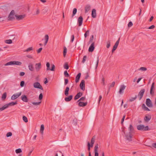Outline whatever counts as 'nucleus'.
<instances>
[{
    "mask_svg": "<svg viewBox=\"0 0 156 156\" xmlns=\"http://www.w3.org/2000/svg\"><path fill=\"white\" fill-rule=\"evenodd\" d=\"M15 16L16 17V20L19 21L22 20L25 18L26 15L25 14L20 15H15Z\"/></svg>",
    "mask_w": 156,
    "mask_h": 156,
    "instance_id": "nucleus-1",
    "label": "nucleus"
},
{
    "mask_svg": "<svg viewBox=\"0 0 156 156\" xmlns=\"http://www.w3.org/2000/svg\"><path fill=\"white\" fill-rule=\"evenodd\" d=\"M34 87L35 88H38L43 90V88L42 86L40 84V83L38 82H36L34 83L33 84Z\"/></svg>",
    "mask_w": 156,
    "mask_h": 156,
    "instance_id": "nucleus-2",
    "label": "nucleus"
},
{
    "mask_svg": "<svg viewBox=\"0 0 156 156\" xmlns=\"http://www.w3.org/2000/svg\"><path fill=\"white\" fill-rule=\"evenodd\" d=\"M145 90L144 89H142L139 92L138 94V97L139 98V100H140L144 94Z\"/></svg>",
    "mask_w": 156,
    "mask_h": 156,
    "instance_id": "nucleus-3",
    "label": "nucleus"
},
{
    "mask_svg": "<svg viewBox=\"0 0 156 156\" xmlns=\"http://www.w3.org/2000/svg\"><path fill=\"white\" fill-rule=\"evenodd\" d=\"M132 133H129L125 135L126 139L129 141H132Z\"/></svg>",
    "mask_w": 156,
    "mask_h": 156,
    "instance_id": "nucleus-4",
    "label": "nucleus"
},
{
    "mask_svg": "<svg viewBox=\"0 0 156 156\" xmlns=\"http://www.w3.org/2000/svg\"><path fill=\"white\" fill-rule=\"evenodd\" d=\"M146 104L149 107H152L153 106L151 101L149 98H147L146 99Z\"/></svg>",
    "mask_w": 156,
    "mask_h": 156,
    "instance_id": "nucleus-5",
    "label": "nucleus"
},
{
    "mask_svg": "<svg viewBox=\"0 0 156 156\" xmlns=\"http://www.w3.org/2000/svg\"><path fill=\"white\" fill-rule=\"evenodd\" d=\"M22 94V92H20L16 94H14L11 97V99L12 100H13L16 99L20 96Z\"/></svg>",
    "mask_w": 156,
    "mask_h": 156,
    "instance_id": "nucleus-6",
    "label": "nucleus"
},
{
    "mask_svg": "<svg viewBox=\"0 0 156 156\" xmlns=\"http://www.w3.org/2000/svg\"><path fill=\"white\" fill-rule=\"evenodd\" d=\"M119 40H120V38H119L118 40L116 41V42L115 43V45L113 46V48L112 50V53H113L114 52V51L117 48L119 45Z\"/></svg>",
    "mask_w": 156,
    "mask_h": 156,
    "instance_id": "nucleus-7",
    "label": "nucleus"
},
{
    "mask_svg": "<svg viewBox=\"0 0 156 156\" xmlns=\"http://www.w3.org/2000/svg\"><path fill=\"white\" fill-rule=\"evenodd\" d=\"M85 82L84 80H82L80 84V89L83 91L85 90Z\"/></svg>",
    "mask_w": 156,
    "mask_h": 156,
    "instance_id": "nucleus-8",
    "label": "nucleus"
},
{
    "mask_svg": "<svg viewBox=\"0 0 156 156\" xmlns=\"http://www.w3.org/2000/svg\"><path fill=\"white\" fill-rule=\"evenodd\" d=\"M35 69L36 71H39L41 68V63H36L35 64Z\"/></svg>",
    "mask_w": 156,
    "mask_h": 156,
    "instance_id": "nucleus-9",
    "label": "nucleus"
},
{
    "mask_svg": "<svg viewBox=\"0 0 156 156\" xmlns=\"http://www.w3.org/2000/svg\"><path fill=\"white\" fill-rule=\"evenodd\" d=\"M98 144L96 145L94 147V156H99V154L98 152Z\"/></svg>",
    "mask_w": 156,
    "mask_h": 156,
    "instance_id": "nucleus-10",
    "label": "nucleus"
},
{
    "mask_svg": "<svg viewBox=\"0 0 156 156\" xmlns=\"http://www.w3.org/2000/svg\"><path fill=\"white\" fill-rule=\"evenodd\" d=\"M94 44V42L92 43L91 44V45L90 46L88 49V51L89 52H92L94 51L95 48Z\"/></svg>",
    "mask_w": 156,
    "mask_h": 156,
    "instance_id": "nucleus-11",
    "label": "nucleus"
},
{
    "mask_svg": "<svg viewBox=\"0 0 156 156\" xmlns=\"http://www.w3.org/2000/svg\"><path fill=\"white\" fill-rule=\"evenodd\" d=\"M126 86H125L124 85H121L119 90V94H121L123 93V90L125 89Z\"/></svg>",
    "mask_w": 156,
    "mask_h": 156,
    "instance_id": "nucleus-12",
    "label": "nucleus"
},
{
    "mask_svg": "<svg viewBox=\"0 0 156 156\" xmlns=\"http://www.w3.org/2000/svg\"><path fill=\"white\" fill-rule=\"evenodd\" d=\"M83 22V18L81 16H80L78 18V23L79 26L80 27L82 25Z\"/></svg>",
    "mask_w": 156,
    "mask_h": 156,
    "instance_id": "nucleus-13",
    "label": "nucleus"
},
{
    "mask_svg": "<svg viewBox=\"0 0 156 156\" xmlns=\"http://www.w3.org/2000/svg\"><path fill=\"white\" fill-rule=\"evenodd\" d=\"M154 83L153 82L152 84L150 91V94L152 95H153L154 94V92L153 90L154 88Z\"/></svg>",
    "mask_w": 156,
    "mask_h": 156,
    "instance_id": "nucleus-14",
    "label": "nucleus"
},
{
    "mask_svg": "<svg viewBox=\"0 0 156 156\" xmlns=\"http://www.w3.org/2000/svg\"><path fill=\"white\" fill-rule=\"evenodd\" d=\"M22 100L26 102H27L28 101V99L26 95H23L21 96Z\"/></svg>",
    "mask_w": 156,
    "mask_h": 156,
    "instance_id": "nucleus-15",
    "label": "nucleus"
},
{
    "mask_svg": "<svg viewBox=\"0 0 156 156\" xmlns=\"http://www.w3.org/2000/svg\"><path fill=\"white\" fill-rule=\"evenodd\" d=\"M82 93L81 92H79L75 96L74 98V99L75 100H76L79 98L80 97H81L82 95Z\"/></svg>",
    "mask_w": 156,
    "mask_h": 156,
    "instance_id": "nucleus-16",
    "label": "nucleus"
},
{
    "mask_svg": "<svg viewBox=\"0 0 156 156\" xmlns=\"http://www.w3.org/2000/svg\"><path fill=\"white\" fill-rule=\"evenodd\" d=\"M81 76V73H79L77 75L76 77V79H75V82L76 83H77L79 82L80 79V77Z\"/></svg>",
    "mask_w": 156,
    "mask_h": 156,
    "instance_id": "nucleus-17",
    "label": "nucleus"
},
{
    "mask_svg": "<svg viewBox=\"0 0 156 156\" xmlns=\"http://www.w3.org/2000/svg\"><path fill=\"white\" fill-rule=\"evenodd\" d=\"M95 136H94L91 139V144L90 143V146L91 147H92L93 146L94 144V143L95 140Z\"/></svg>",
    "mask_w": 156,
    "mask_h": 156,
    "instance_id": "nucleus-18",
    "label": "nucleus"
},
{
    "mask_svg": "<svg viewBox=\"0 0 156 156\" xmlns=\"http://www.w3.org/2000/svg\"><path fill=\"white\" fill-rule=\"evenodd\" d=\"M92 17L93 18H95L96 17V12L95 9H94L92 10L91 13Z\"/></svg>",
    "mask_w": 156,
    "mask_h": 156,
    "instance_id": "nucleus-19",
    "label": "nucleus"
},
{
    "mask_svg": "<svg viewBox=\"0 0 156 156\" xmlns=\"http://www.w3.org/2000/svg\"><path fill=\"white\" fill-rule=\"evenodd\" d=\"M90 6L89 5H87L85 7V12L87 13L90 9Z\"/></svg>",
    "mask_w": 156,
    "mask_h": 156,
    "instance_id": "nucleus-20",
    "label": "nucleus"
},
{
    "mask_svg": "<svg viewBox=\"0 0 156 156\" xmlns=\"http://www.w3.org/2000/svg\"><path fill=\"white\" fill-rule=\"evenodd\" d=\"M73 98V96L70 95L68 97H66L65 98V100L66 102L69 101L72 99Z\"/></svg>",
    "mask_w": 156,
    "mask_h": 156,
    "instance_id": "nucleus-21",
    "label": "nucleus"
},
{
    "mask_svg": "<svg viewBox=\"0 0 156 156\" xmlns=\"http://www.w3.org/2000/svg\"><path fill=\"white\" fill-rule=\"evenodd\" d=\"M87 102H83L80 101L78 104V105L80 107H84L87 105Z\"/></svg>",
    "mask_w": 156,
    "mask_h": 156,
    "instance_id": "nucleus-22",
    "label": "nucleus"
},
{
    "mask_svg": "<svg viewBox=\"0 0 156 156\" xmlns=\"http://www.w3.org/2000/svg\"><path fill=\"white\" fill-rule=\"evenodd\" d=\"M28 68L31 71H34V68L33 66V65L31 63H29L28 65Z\"/></svg>",
    "mask_w": 156,
    "mask_h": 156,
    "instance_id": "nucleus-23",
    "label": "nucleus"
},
{
    "mask_svg": "<svg viewBox=\"0 0 156 156\" xmlns=\"http://www.w3.org/2000/svg\"><path fill=\"white\" fill-rule=\"evenodd\" d=\"M137 128L138 130L144 131V125H138L137 126Z\"/></svg>",
    "mask_w": 156,
    "mask_h": 156,
    "instance_id": "nucleus-24",
    "label": "nucleus"
},
{
    "mask_svg": "<svg viewBox=\"0 0 156 156\" xmlns=\"http://www.w3.org/2000/svg\"><path fill=\"white\" fill-rule=\"evenodd\" d=\"M128 129L129 131V133H133V132L134 129L132 125L130 124L129 125Z\"/></svg>",
    "mask_w": 156,
    "mask_h": 156,
    "instance_id": "nucleus-25",
    "label": "nucleus"
},
{
    "mask_svg": "<svg viewBox=\"0 0 156 156\" xmlns=\"http://www.w3.org/2000/svg\"><path fill=\"white\" fill-rule=\"evenodd\" d=\"M69 87H66V89L65 91L64 94L66 96H68L69 94Z\"/></svg>",
    "mask_w": 156,
    "mask_h": 156,
    "instance_id": "nucleus-26",
    "label": "nucleus"
},
{
    "mask_svg": "<svg viewBox=\"0 0 156 156\" xmlns=\"http://www.w3.org/2000/svg\"><path fill=\"white\" fill-rule=\"evenodd\" d=\"M77 12V9L76 8H74L73 11V13L72 15V18L73 17V16L76 15Z\"/></svg>",
    "mask_w": 156,
    "mask_h": 156,
    "instance_id": "nucleus-27",
    "label": "nucleus"
},
{
    "mask_svg": "<svg viewBox=\"0 0 156 156\" xmlns=\"http://www.w3.org/2000/svg\"><path fill=\"white\" fill-rule=\"evenodd\" d=\"M8 107L9 106L7 104L3 106L2 108H0V112L4 110V109L7 108H8Z\"/></svg>",
    "mask_w": 156,
    "mask_h": 156,
    "instance_id": "nucleus-28",
    "label": "nucleus"
},
{
    "mask_svg": "<svg viewBox=\"0 0 156 156\" xmlns=\"http://www.w3.org/2000/svg\"><path fill=\"white\" fill-rule=\"evenodd\" d=\"M44 129V126L43 124H42L41 126V128L40 129V132L41 133L43 134V131Z\"/></svg>",
    "mask_w": 156,
    "mask_h": 156,
    "instance_id": "nucleus-29",
    "label": "nucleus"
},
{
    "mask_svg": "<svg viewBox=\"0 0 156 156\" xmlns=\"http://www.w3.org/2000/svg\"><path fill=\"white\" fill-rule=\"evenodd\" d=\"M142 108L144 111H150V110L144 104H143L142 105Z\"/></svg>",
    "mask_w": 156,
    "mask_h": 156,
    "instance_id": "nucleus-30",
    "label": "nucleus"
},
{
    "mask_svg": "<svg viewBox=\"0 0 156 156\" xmlns=\"http://www.w3.org/2000/svg\"><path fill=\"white\" fill-rule=\"evenodd\" d=\"M17 101H16L15 102H11L10 103H9V104H7L8 106H13L14 105H17Z\"/></svg>",
    "mask_w": 156,
    "mask_h": 156,
    "instance_id": "nucleus-31",
    "label": "nucleus"
},
{
    "mask_svg": "<svg viewBox=\"0 0 156 156\" xmlns=\"http://www.w3.org/2000/svg\"><path fill=\"white\" fill-rule=\"evenodd\" d=\"M14 19H15V18L13 16L9 15V16L8 17V20L12 21Z\"/></svg>",
    "mask_w": 156,
    "mask_h": 156,
    "instance_id": "nucleus-32",
    "label": "nucleus"
},
{
    "mask_svg": "<svg viewBox=\"0 0 156 156\" xmlns=\"http://www.w3.org/2000/svg\"><path fill=\"white\" fill-rule=\"evenodd\" d=\"M94 38V37L93 35H92L90 37V39L89 41L88 42V44H90V43H93V40Z\"/></svg>",
    "mask_w": 156,
    "mask_h": 156,
    "instance_id": "nucleus-33",
    "label": "nucleus"
},
{
    "mask_svg": "<svg viewBox=\"0 0 156 156\" xmlns=\"http://www.w3.org/2000/svg\"><path fill=\"white\" fill-rule=\"evenodd\" d=\"M13 61H10L5 64V66L14 65Z\"/></svg>",
    "mask_w": 156,
    "mask_h": 156,
    "instance_id": "nucleus-34",
    "label": "nucleus"
},
{
    "mask_svg": "<svg viewBox=\"0 0 156 156\" xmlns=\"http://www.w3.org/2000/svg\"><path fill=\"white\" fill-rule=\"evenodd\" d=\"M14 65H21L22 62H20L17 61H13Z\"/></svg>",
    "mask_w": 156,
    "mask_h": 156,
    "instance_id": "nucleus-35",
    "label": "nucleus"
},
{
    "mask_svg": "<svg viewBox=\"0 0 156 156\" xmlns=\"http://www.w3.org/2000/svg\"><path fill=\"white\" fill-rule=\"evenodd\" d=\"M151 116L149 117L147 116H145L144 117V119L146 122H148L151 119Z\"/></svg>",
    "mask_w": 156,
    "mask_h": 156,
    "instance_id": "nucleus-36",
    "label": "nucleus"
},
{
    "mask_svg": "<svg viewBox=\"0 0 156 156\" xmlns=\"http://www.w3.org/2000/svg\"><path fill=\"white\" fill-rule=\"evenodd\" d=\"M7 94L6 92L4 93L2 97V100H4L6 97Z\"/></svg>",
    "mask_w": 156,
    "mask_h": 156,
    "instance_id": "nucleus-37",
    "label": "nucleus"
},
{
    "mask_svg": "<svg viewBox=\"0 0 156 156\" xmlns=\"http://www.w3.org/2000/svg\"><path fill=\"white\" fill-rule=\"evenodd\" d=\"M67 49L66 47H64V50H63V56L64 57H65L66 53H67Z\"/></svg>",
    "mask_w": 156,
    "mask_h": 156,
    "instance_id": "nucleus-38",
    "label": "nucleus"
},
{
    "mask_svg": "<svg viewBox=\"0 0 156 156\" xmlns=\"http://www.w3.org/2000/svg\"><path fill=\"white\" fill-rule=\"evenodd\" d=\"M64 68L66 69H69V66L67 62H66L64 64Z\"/></svg>",
    "mask_w": 156,
    "mask_h": 156,
    "instance_id": "nucleus-39",
    "label": "nucleus"
},
{
    "mask_svg": "<svg viewBox=\"0 0 156 156\" xmlns=\"http://www.w3.org/2000/svg\"><path fill=\"white\" fill-rule=\"evenodd\" d=\"M48 9L47 8H44L42 9V12L43 13L45 14L47 13L48 11Z\"/></svg>",
    "mask_w": 156,
    "mask_h": 156,
    "instance_id": "nucleus-40",
    "label": "nucleus"
},
{
    "mask_svg": "<svg viewBox=\"0 0 156 156\" xmlns=\"http://www.w3.org/2000/svg\"><path fill=\"white\" fill-rule=\"evenodd\" d=\"M89 30H87L85 33L84 34V37L85 38L87 37V36H89Z\"/></svg>",
    "mask_w": 156,
    "mask_h": 156,
    "instance_id": "nucleus-41",
    "label": "nucleus"
},
{
    "mask_svg": "<svg viewBox=\"0 0 156 156\" xmlns=\"http://www.w3.org/2000/svg\"><path fill=\"white\" fill-rule=\"evenodd\" d=\"M137 98V96L136 95L134 98H130L129 99V101L130 102H132L134 100H135Z\"/></svg>",
    "mask_w": 156,
    "mask_h": 156,
    "instance_id": "nucleus-42",
    "label": "nucleus"
},
{
    "mask_svg": "<svg viewBox=\"0 0 156 156\" xmlns=\"http://www.w3.org/2000/svg\"><path fill=\"white\" fill-rule=\"evenodd\" d=\"M16 152V154L20 153L22 152V151L20 148L17 149L15 151Z\"/></svg>",
    "mask_w": 156,
    "mask_h": 156,
    "instance_id": "nucleus-43",
    "label": "nucleus"
},
{
    "mask_svg": "<svg viewBox=\"0 0 156 156\" xmlns=\"http://www.w3.org/2000/svg\"><path fill=\"white\" fill-rule=\"evenodd\" d=\"M5 42L7 44H11L12 43V41L11 40L9 39L5 40Z\"/></svg>",
    "mask_w": 156,
    "mask_h": 156,
    "instance_id": "nucleus-44",
    "label": "nucleus"
},
{
    "mask_svg": "<svg viewBox=\"0 0 156 156\" xmlns=\"http://www.w3.org/2000/svg\"><path fill=\"white\" fill-rule=\"evenodd\" d=\"M51 66V68H50V69L49 70L52 71H54L55 68V66L54 64H52Z\"/></svg>",
    "mask_w": 156,
    "mask_h": 156,
    "instance_id": "nucleus-45",
    "label": "nucleus"
},
{
    "mask_svg": "<svg viewBox=\"0 0 156 156\" xmlns=\"http://www.w3.org/2000/svg\"><path fill=\"white\" fill-rule=\"evenodd\" d=\"M139 70L142 71H146L147 70V69L146 67H141Z\"/></svg>",
    "mask_w": 156,
    "mask_h": 156,
    "instance_id": "nucleus-46",
    "label": "nucleus"
},
{
    "mask_svg": "<svg viewBox=\"0 0 156 156\" xmlns=\"http://www.w3.org/2000/svg\"><path fill=\"white\" fill-rule=\"evenodd\" d=\"M47 70H48L50 69V63L48 62H47L46 63Z\"/></svg>",
    "mask_w": 156,
    "mask_h": 156,
    "instance_id": "nucleus-47",
    "label": "nucleus"
},
{
    "mask_svg": "<svg viewBox=\"0 0 156 156\" xmlns=\"http://www.w3.org/2000/svg\"><path fill=\"white\" fill-rule=\"evenodd\" d=\"M23 119L24 121L25 122H28V119L27 117L26 116H23Z\"/></svg>",
    "mask_w": 156,
    "mask_h": 156,
    "instance_id": "nucleus-48",
    "label": "nucleus"
},
{
    "mask_svg": "<svg viewBox=\"0 0 156 156\" xmlns=\"http://www.w3.org/2000/svg\"><path fill=\"white\" fill-rule=\"evenodd\" d=\"M33 50V48L32 47H30L28 48H27V49H26L25 51L26 52H28L30 51H32Z\"/></svg>",
    "mask_w": 156,
    "mask_h": 156,
    "instance_id": "nucleus-49",
    "label": "nucleus"
},
{
    "mask_svg": "<svg viewBox=\"0 0 156 156\" xmlns=\"http://www.w3.org/2000/svg\"><path fill=\"white\" fill-rule=\"evenodd\" d=\"M64 75L65 77H68L69 75L67 71H65L64 72Z\"/></svg>",
    "mask_w": 156,
    "mask_h": 156,
    "instance_id": "nucleus-50",
    "label": "nucleus"
},
{
    "mask_svg": "<svg viewBox=\"0 0 156 156\" xmlns=\"http://www.w3.org/2000/svg\"><path fill=\"white\" fill-rule=\"evenodd\" d=\"M107 44L106 45V47L107 48H108L110 47V40H108L107 42Z\"/></svg>",
    "mask_w": 156,
    "mask_h": 156,
    "instance_id": "nucleus-51",
    "label": "nucleus"
},
{
    "mask_svg": "<svg viewBox=\"0 0 156 156\" xmlns=\"http://www.w3.org/2000/svg\"><path fill=\"white\" fill-rule=\"evenodd\" d=\"M150 129L149 128L148 126H144V131H146L150 130Z\"/></svg>",
    "mask_w": 156,
    "mask_h": 156,
    "instance_id": "nucleus-52",
    "label": "nucleus"
},
{
    "mask_svg": "<svg viewBox=\"0 0 156 156\" xmlns=\"http://www.w3.org/2000/svg\"><path fill=\"white\" fill-rule=\"evenodd\" d=\"M41 103V102H32V104L34 105H39Z\"/></svg>",
    "mask_w": 156,
    "mask_h": 156,
    "instance_id": "nucleus-53",
    "label": "nucleus"
},
{
    "mask_svg": "<svg viewBox=\"0 0 156 156\" xmlns=\"http://www.w3.org/2000/svg\"><path fill=\"white\" fill-rule=\"evenodd\" d=\"M12 135V133L11 132H9L6 135V136L7 137H9L11 136Z\"/></svg>",
    "mask_w": 156,
    "mask_h": 156,
    "instance_id": "nucleus-54",
    "label": "nucleus"
},
{
    "mask_svg": "<svg viewBox=\"0 0 156 156\" xmlns=\"http://www.w3.org/2000/svg\"><path fill=\"white\" fill-rule=\"evenodd\" d=\"M25 84V82L23 81H22L20 83V86L21 87H23Z\"/></svg>",
    "mask_w": 156,
    "mask_h": 156,
    "instance_id": "nucleus-55",
    "label": "nucleus"
},
{
    "mask_svg": "<svg viewBox=\"0 0 156 156\" xmlns=\"http://www.w3.org/2000/svg\"><path fill=\"white\" fill-rule=\"evenodd\" d=\"M86 58H87V56L86 55L84 56L83 57V60L82 62L83 63H84L85 62Z\"/></svg>",
    "mask_w": 156,
    "mask_h": 156,
    "instance_id": "nucleus-56",
    "label": "nucleus"
},
{
    "mask_svg": "<svg viewBox=\"0 0 156 156\" xmlns=\"http://www.w3.org/2000/svg\"><path fill=\"white\" fill-rule=\"evenodd\" d=\"M133 25V23L131 21L129 22L128 24V27H129L132 26Z\"/></svg>",
    "mask_w": 156,
    "mask_h": 156,
    "instance_id": "nucleus-57",
    "label": "nucleus"
},
{
    "mask_svg": "<svg viewBox=\"0 0 156 156\" xmlns=\"http://www.w3.org/2000/svg\"><path fill=\"white\" fill-rule=\"evenodd\" d=\"M15 15V12L14 10H12L10 12L9 15L14 16Z\"/></svg>",
    "mask_w": 156,
    "mask_h": 156,
    "instance_id": "nucleus-58",
    "label": "nucleus"
},
{
    "mask_svg": "<svg viewBox=\"0 0 156 156\" xmlns=\"http://www.w3.org/2000/svg\"><path fill=\"white\" fill-rule=\"evenodd\" d=\"M49 39V37L48 35L46 34L45 35V41H48Z\"/></svg>",
    "mask_w": 156,
    "mask_h": 156,
    "instance_id": "nucleus-59",
    "label": "nucleus"
},
{
    "mask_svg": "<svg viewBox=\"0 0 156 156\" xmlns=\"http://www.w3.org/2000/svg\"><path fill=\"white\" fill-rule=\"evenodd\" d=\"M43 96L42 94V93H41L39 95V99L40 100H41L43 98Z\"/></svg>",
    "mask_w": 156,
    "mask_h": 156,
    "instance_id": "nucleus-60",
    "label": "nucleus"
},
{
    "mask_svg": "<svg viewBox=\"0 0 156 156\" xmlns=\"http://www.w3.org/2000/svg\"><path fill=\"white\" fill-rule=\"evenodd\" d=\"M87 146H88L87 150L89 151V152L90 151L91 147L90 146V142H88L87 143Z\"/></svg>",
    "mask_w": 156,
    "mask_h": 156,
    "instance_id": "nucleus-61",
    "label": "nucleus"
},
{
    "mask_svg": "<svg viewBox=\"0 0 156 156\" xmlns=\"http://www.w3.org/2000/svg\"><path fill=\"white\" fill-rule=\"evenodd\" d=\"M85 99V97H82L79 100H78V101H84Z\"/></svg>",
    "mask_w": 156,
    "mask_h": 156,
    "instance_id": "nucleus-62",
    "label": "nucleus"
},
{
    "mask_svg": "<svg viewBox=\"0 0 156 156\" xmlns=\"http://www.w3.org/2000/svg\"><path fill=\"white\" fill-rule=\"evenodd\" d=\"M125 115H124L123 116V117H122V120H121V124H122L123 125V122H124V119H125Z\"/></svg>",
    "mask_w": 156,
    "mask_h": 156,
    "instance_id": "nucleus-63",
    "label": "nucleus"
},
{
    "mask_svg": "<svg viewBox=\"0 0 156 156\" xmlns=\"http://www.w3.org/2000/svg\"><path fill=\"white\" fill-rule=\"evenodd\" d=\"M65 82H64V84L65 85H67L68 83V80L67 79H65L64 80Z\"/></svg>",
    "mask_w": 156,
    "mask_h": 156,
    "instance_id": "nucleus-64",
    "label": "nucleus"
}]
</instances>
